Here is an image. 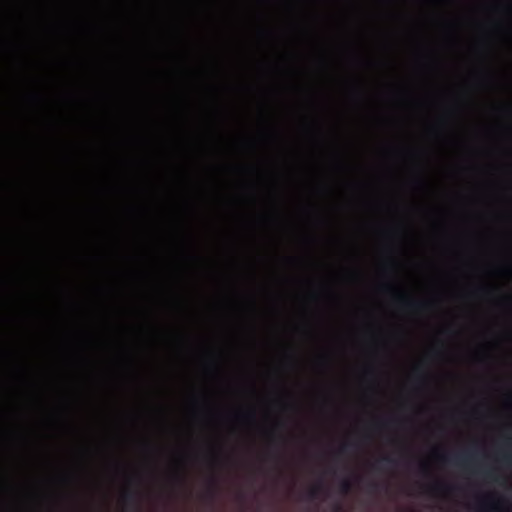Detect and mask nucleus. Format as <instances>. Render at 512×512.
Instances as JSON below:
<instances>
[{"instance_id": "18", "label": "nucleus", "mask_w": 512, "mask_h": 512, "mask_svg": "<svg viewBox=\"0 0 512 512\" xmlns=\"http://www.w3.org/2000/svg\"><path fill=\"white\" fill-rule=\"evenodd\" d=\"M385 288L391 290L392 286L391 285H386Z\"/></svg>"}, {"instance_id": "1", "label": "nucleus", "mask_w": 512, "mask_h": 512, "mask_svg": "<svg viewBox=\"0 0 512 512\" xmlns=\"http://www.w3.org/2000/svg\"><path fill=\"white\" fill-rule=\"evenodd\" d=\"M396 303L405 310L419 311L428 308V302H418L410 299L407 295L396 292L394 297Z\"/></svg>"}, {"instance_id": "3", "label": "nucleus", "mask_w": 512, "mask_h": 512, "mask_svg": "<svg viewBox=\"0 0 512 512\" xmlns=\"http://www.w3.org/2000/svg\"><path fill=\"white\" fill-rule=\"evenodd\" d=\"M218 489H219V485H218V481L216 478H211L208 482V485H207V489L204 493V497L213 502L217 496V493H218Z\"/></svg>"}, {"instance_id": "5", "label": "nucleus", "mask_w": 512, "mask_h": 512, "mask_svg": "<svg viewBox=\"0 0 512 512\" xmlns=\"http://www.w3.org/2000/svg\"><path fill=\"white\" fill-rule=\"evenodd\" d=\"M326 489L325 487L323 486L322 483H318L316 485H314L313 487H311L308 492H307V498L309 500H316V499H319L320 496L325 493Z\"/></svg>"}, {"instance_id": "8", "label": "nucleus", "mask_w": 512, "mask_h": 512, "mask_svg": "<svg viewBox=\"0 0 512 512\" xmlns=\"http://www.w3.org/2000/svg\"><path fill=\"white\" fill-rule=\"evenodd\" d=\"M498 507L495 504L487 505L485 499L478 502L477 510L480 512H487L488 510H496Z\"/></svg>"}, {"instance_id": "16", "label": "nucleus", "mask_w": 512, "mask_h": 512, "mask_svg": "<svg viewBox=\"0 0 512 512\" xmlns=\"http://www.w3.org/2000/svg\"><path fill=\"white\" fill-rule=\"evenodd\" d=\"M414 371H415L416 373H421V369H420V367H416V368L414 369Z\"/></svg>"}, {"instance_id": "2", "label": "nucleus", "mask_w": 512, "mask_h": 512, "mask_svg": "<svg viewBox=\"0 0 512 512\" xmlns=\"http://www.w3.org/2000/svg\"><path fill=\"white\" fill-rule=\"evenodd\" d=\"M122 501L125 504V506H132L138 509L140 502V494L135 489H127L122 494Z\"/></svg>"}, {"instance_id": "17", "label": "nucleus", "mask_w": 512, "mask_h": 512, "mask_svg": "<svg viewBox=\"0 0 512 512\" xmlns=\"http://www.w3.org/2000/svg\"><path fill=\"white\" fill-rule=\"evenodd\" d=\"M247 415H248L249 417H251V418H253V417H254V413H252V412H249Z\"/></svg>"}, {"instance_id": "10", "label": "nucleus", "mask_w": 512, "mask_h": 512, "mask_svg": "<svg viewBox=\"0 0 512 512\" xmlns=\"http://www.w3.org/2000/svg\"><path fill=\"white\" fill-rule=\"evenodd\" d=\"M351 490V483L349 480L345 479L340 484V491L343 494H347Z\"/></svg>"}, {"instance_id": "11", "label": "nucleus", "mask_w": 512, "mask_h": 512, "mask_svg": "<svg viewBox=\"0 0 512 512\" xmlns=\"http://www.w3.org/2000/svg\"><path fill=\"white\" fill-rule=\"evenodd\" d=\"M379 488H380V485H379L377 482H371V483L369 484V489H370L371 491H373V492L378 491V490H379Z\"/></svg>"}, {"instance_id": "19", "label": "nucleus", "mask_w": 512, "mask_h": 512, "mask_svg": "<svg viewBox=\"0 0 512 512\" xmlns=\"http://www.w3.org/2000/svg\"><path fill=\"white\" fill-rule=\"evenodd\" d=\"M372 372V370L368 369L366 370V374H370Z\"/></svg>"}, {"instance_id": "7", "label": "nucleus", "mask_w": 512, "mask_h": 512, "mask_svg": "<svg viewBox=\"0 0 512 512\" xmlns=\"http://www.w3.org/2000/svg\"><path fill=\"white\" fill-rule=\"evenodd\" d=\"M395 463H396L395 459H393L390 456H385V457L381 458L379 461H377L373 465V468L376 469V470H382L384 468L383 467L384 464L394 465Z\"/></svg>"}, {"instance_id": "15", "label": "nucleus", "mask_w": 512, "mask_h": 512, "mask_svg": "<svg viewBox=\"0 0 512 512\" xmlns=\"http://www.w3.org/2000/svg\"><path fill=\"white\" fill-rule=\"evenodd\" d=\"M175 479L177 482H182V477L180 475H177Z\"/></svg>"}, {"instance_id": "14", "label": "nucleus", "mask_w": 512, "mask_h": 512, "mask_svg": "<svg viewBox=\"0 0 512 512\" xmlns=\"http://www.w3.org/2000/svg\"><path fill=\"white\" fill-rule=\"evenodd\" d=\"M334 512H344V511L342 510V507L339 504H336L334 507Z\"/></svg>"}, {"instance_id": "4", "label": "nucleus", "mask_w": 512, "mask_h": 512, "mask_svg": "<svg viewBox=\"0 0 512 512\" xmlns=\"http://www.w3.org/2000/svg\"><path fill=\"white\" fill-rule=\"evenodd\" d=\"M455 463L459 466H462L465 469L470 468L472 462H473V454L471 453H465L455 456L454 458Z\"/></svg>"}, {"instance_id": "6", "label": "nucleus", "mask_w": 512, "mask_h": 512, "mask_svg": "<svg viewBox=\"0 0 512 512\" xmlns=\"http://www.w3.org/2000/svg\"><path fill=\"white\" fill-rule=\"evenodd\" d=\"M505 444L508 447V451L501 454L500 460L507 466H510L512 465V439L507 438Z\"/></svg>"}, {"instance_id": "9", "label": "nucleus", "mask_w": 512, "mask_h": 512, "mask_svg": "<svg viewBox=\"0 0 512 512\" xmlns=\"http://www.w3.org/2000/svg\"><path fill=\"white\" fill-rule=\"evenodd\" d=\"M452 488L449 487V486H446L442 483H436L434 484L433 486L430 487V491L433 493V494H438L442 491H450Z\"/></svg>"}, {"instance_id": "13", "label": "nucleus", "mask_w": 512, "mask_h": 512, "mask_svg": "<svg viewBox=\"0 0 512 512\" xmlns=\"http://www.w3.org/2000/svg\"><path fill=\"white\" fill-rule=\"evenodd\" d=\"M350 446V444H343L340 449H339V453H345L348 449V447Z\"/></svg>"}, {"instance_id": "12", "label": "nucleus", "mask_w": 512, "mask_h": 512, "mask_svg": "<svg viewBox=\"0 0 512 512\" xmlns=\"http://www.w3.org/2000/svg\"><path fill=\"white\" fill-rule=\"evenodd\" d=\"M484 476L488 479H491V480H496V478L494 477V474L491 472V471H485L484 472Z\"/></svg>"}]
</instances>
